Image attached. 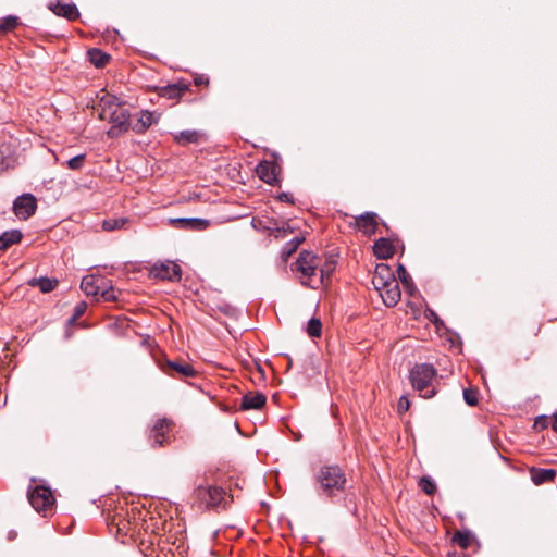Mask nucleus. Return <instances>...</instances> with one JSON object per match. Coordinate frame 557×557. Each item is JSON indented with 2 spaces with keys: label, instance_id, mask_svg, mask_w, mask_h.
<instances>
[{
  "label": "nucleus",
  "instance_id": "obj_24",
  "mask_svg": "<svg viewBox=\"0 0 557 557\" xmlns=\"http://www.w3.org/2000/svg\"><path fill=\"white\" fill-rule=\"evenodd\" d=\"M100 280L95 276H84L81 282V288L87 296L99 295L101 286L98 284Z\"/></svg>",
  "mask_w": 557,
  "mask_h": 557
},
{
  "label": "nucleus",
  "instance_id": "obj_15",
  "mask_svg": "<svg viewBox=\"0 0 557 557\" xmlns=\"http://www.w3.org/2000/svg\"><path fill=\"white\" fill-rule=\"evenodd\" d=\"M49 9L55 15L65 17L69 21H75L79 17L78 9L74 3H63L61 1H57L55 3H50Z\"/></svg>",
  "mask_w": 557,
  "mask_h": 557
},
{
  "label": "nucleus",
  "instance_id": "obj_36",
  "mask_svg": "<svg viewBox=\"0 0 557 557\" xmlns=\"http://www.w3.org/2000/svg\"><path fill=\"white\" fill-rule=\"evenodd\" d=\"M186 89V85H169L164 88L163 96L169 98L180 97Z\"/></svg>",
  "mask_w": 557,
  "mask_h": 557
},
{
  "label": "nucleus",
  "instance_id": "obj_47",
  "mask_svg": "<svg viewBox=\"0 0 557 557\" xmlns=\"http://www.w3.org/2000/svg\"><path fill=\"white\" fill-rule=\"evenodd\" d=\"M550 425L552 429L557 433V412L553 414Z\"/></svg>",
  "mask_w": 557,
  "mask_h": 557
},
{
  "label": "nucleus",
  "instance_id": "obj_44",
  "mask_svg": "<svg viewBox=\"0 0 557 557\" xmlns=\"http://www.w3.org/2000/svg\"><path fill=\"white\" fill-rule=\"evenodd\" d=\"M548 423H550V421H548V418L546 416H542L535 420L534 426L545 429L547 428Z\"/></svg>",
  "mask_w": 557,
  "mask_h": 557
},
{
  "label": "nucleus",
  "instance_id": "obj_16",
  "mask_svg": "<svg viewBox=\"0 0 557 557\" xmlns=\"http://www.w3.org/2000/svg\"><path fill=\"white\" fill-rule=\"evenodd\" d=\"M382 300L386 307H394L400 300V288L397 281L387 284V287L380 292Z\"/></svg>",
  "mask_w": 557,
  "mask_h": 557
},
{
  "label": "nucleus",
  "instance_id": "obj_29",
  "mask_svg": "<svg viewBox=\"0 0 557 557\" xmlns=\"http://www.w3.org/2000/svg\"><path fill=\"white\" fill-rule=\"evenodd\" d=\"M271 224H273V230L271 234H273L275 238H283L287 234H292L294 232V228L287 222L278 224L277 222L273 221L271 222Z\"/></svg>",
  "mask_w": 557,
  "mask_h": 557
},
{
  "label": "nucleus",
  "instance_id": "obj_9",
  "mask_svg": "<svg viewBox=\"0 0 557 557\" xmlns=\"http://www.w3.org/2000/svg\"><path fill=\"white\" fill-rule=\"evenodd\" d=\"M37 209V199L32 194H23L13 202V211L21 220L29 219Z\"/></svg>",
  "mask_w": 557,
  "mask_h": 557
},
{
  "label": "nucleus",
  "instance_id": "obj_6",
  "mask_svg": "<svg viewBox=\"0 0 557 557\" xmlns=\"http://www.w3.org/2000/svg\"><path fill=\"white\" fill-rule=\"evenodd\" d=\"M161 369L173 379L184 380L198 375V371L190 363L183 360H165Z\"/></svg>",
  "mask_w": 557,
  "mask_h": 557
},
{
  "label": "nucleus",
  "instance_id": "obj_43",
  "mask_svg": "<svg viewBox=\"0 0 557 557\" xmlns=\"http://www.w3.org/2000/svg\"><path fill=\"white\" fill-rule=\"evenodd\" d=\"M397 273L401 282L406 283L408 281L409 274L407 273L406 268L403 264H398Z\"/></svg>",
  "mask_w": 557,
  "mask_h": 557
},
{
  "label": "nucleus",
  "instance_id": "obj_19",
  "mask_svg": "<svg viewBox=\"0 0 557 557\" xmlns=\"http://www.w3.org/2000/svg\"><path fill=\"white\" fill-rule=\"evenodd\" d=\"M394 251V246L391 243V240L384 237H381L377 240H375L373 245L374 255L382 260H386L393 257Z\"/></svg>",
  "mask_w": 557,
  "mask_h": 557
},
{
  "label": "nucleus",
  "instance_id": "obj_41",
  "mask_svg": "<svg viewBox=\"0 0 557 557\" xmlns=\"http://www.w3.org/2000/svg\"><path fill=\"white\" fill-rule=\"evenodd\" d=\"M463 399L469 406H475L479 401L478 392L471 388L463 389Z\"/></svg>",
  "mask_w": 557,
  "mask_h": 557
},
{
  "label": "nucleus",
  "instance_id": "obj_42",
  "mask_svg": "<svg viewBox=\"0 0 557 557\" xmlns=\"http://www.w3.org/2000/svg\"><path fill=\"white\" fill-rule=\"evenodd\" d=\"M372 284L374 286V288L379 292H382L384 288L387 287V284H389V281L388 280H384L382 277H379V276H374L372 277Z\"/></svg>",
  "mask_w": 557,
  "mask_h": 557
},
{
  "label": "nucleus",
  "instance_id": "obj_20",
  "mask_svg": "<svg viewBox=\"0 0 557 557\" xmlns=\"http://www.w3.org/2000/svg\"><path fill=\"white\" fill-rule=\"evenodd\" d=\"M531 480L535 485L553 482L556 476L555 469L531 468Z\"/></svg>",
  "mask_w": 557,
  "mask_h": 557
},
{
  "label": "nucleus",
  "instance_id": "obj_7",
  "mask_svg": "<svg viewBox=\"0 0 557 557\" xmlns=\"http://www.w3.org/2000/svg\"><path fill=\"white\" fill-rule=\"evenodd\" d=\"M173 422L166 418H158L149 431L151 446L162 447L169 443V433L172 430Z\"/></svg>",
  "mask_w": 557,
  "mask_h": 557
},
{
  "label": "nucleus",
  "instance_id": "obj_40",
  "mask_svg": "<svg viewBox=\"0 0 557 557\" xmlns=\"http://www.w3.org/2000/svg\"><path fill=\"white\" fill-rule=\"evenodd\" d=\"M86 310L87 304L85 301H79L74 308L73 315L71 319H69V324L75 323V321L79 319L86 312Z\"/></svg>",
  "mask_w": 557,
  "mask_h": 557
},
{
  "label": "nucleus",
  "instance_id": "obj_11",
  "mask_svg": "<svg viewBox=\"0 0 557 557\" xmlns=\"http://www.w3.org/2000/svg\"><path fill=\"white\" fill-rule=\"evenodd\" d=\"M256 172L262 182L272 186H276L280 184V166L273 161H261L257 165Z\"/></svg>",
  "mask_w": 557,
  "mask_h": 557
},
{
  "label": "nucleus",
  "instance_id": "obj_39",
  "mask_svg": "<svg viewBox=\"0 0 557 557\" xmlns=\"http://www.w3.org/2000/svg\"><path fill=\"white\" fill-rule=\"evenodd\" d=\"M271 222H273V221L272 220L263 221L261 219L253 218L252 221H251V225L257 231L267 230V231H269L271 233L272 230H273V226H272L273 224H271Z\"/></svg>",
  "mask_w": 557,
  "mask_h": 557
},
{
  "label": "nucleus",
  "instance_id": "obj_46",
  "mask_svg": "<svg viewBox=\"0 0 557 557\" xmlns=\"http://www.w3.org/2000/svg\"><path fill=\"white\" fill-rule=\"evenodd\" d=\"M277 199L282 202H287V203H294V197L292 194L289 193H281L278 196H277Z\"/></svg>",
  "mask_w": 557,
  "mask_h": 557
},
{
  "label": "nucleus",
  "instance_id": "obj_10",
  "mask_svg": "<svg viewBox=\"0 0 557 557\" xmlns=\"http://www.w3.org/2000/svg\"><path fill=\"white\" fill-rule=\"evenodd\" d=\"M150 273L154 278L175 282L181 280L182 270L178 264L168 261L165 263L154 264Z\"/></svg>",
  "mask_w": 557,
  "mask_h": 557
},
{
  "label": "nucleus",
  "instance_id": "obj_1",
  "mask_svg": "<svg viewBox=\"0 0 557 557\" xmlns=\"http://www.w3.org/2000/svg\"><path fill=\"white\" fill-rule=\"evenodd\" d=\"M318 491L332 497L345 491L347 479L345 472L337 465L322 466L315 473Z\"/></svg>",
  "mask_w": 557,
  "mask_h": 557
},
{
  "label": "nucleus",
  "instance_id": "obj_4",
  "mask_svg": "<svg viewBox=\"0 0 557 557\" xmlns=\"http://www.w3.org/2000/svg\"><path fill=\"white\" fill-rule=\"evenodd\" d=\"M436 373V369L430 363L416 364L409 376L412 387L424 398L433 397L436 394L433 387Z\"/></svg>",
  "mask_w": 557,
  "mask_h": 557
},
{
  "label": "nucleus",
  "instance_id": "obj_18",
  "mask_svg": "<svg viewBox=\"0 0 557 557\" xmlns=\"http://www.w3.org/2000/svg\"><path fill=\"white\" fill-rule=\"evenodd\" d=\"M356 224L364 234H374L377 226L376 214L373 212H366L357 218Z\"/></svg>",
  "mask_w": 557,
  "mask_h": 557
},
{
  "label": "nucleus",
  "instance_id": "obj_37",
  "mask_svg": "<svg viewBox=\"0 0 557 557\" xmlns=\"http://www.w3.org/2000/svg\"><path fill=\"white\" fill-rule=\"evenodd\" d=\"M104 301H116L121 292H116L112 286L103 287L99 293Z\"/></svg>",
  "mask_w": 557,
  "mask_h": 557
},
{
  "label": "nucleus",
  "instance_id": "obj_49",
  "mask_svg": "<svg viewBox=\"0 0 557 557\" xmlns=\"http://www.w3.org/2000/svg\"><path fill=\"white\" fill-rule=\"evenodd\" d=\"M205 83H206V84H208V79H206V78H203V77H197V78L195 79V84H196V85H202V84H205Z\"/></svg>",
  "mask_w": 557,
  "mask_h": 557
},
{
  "label": "nucleus",
  "instance_id": "obj_3",
  "mask_svg": "<svg viewBox=\"0 0 557 557\" xmlns=\"http://www.w3.org/2000/svg\"><path fill=\"white\" fill-rule=\"evenodd\" d=\"M195 499L200 507L205 509L225 510L233 502L232 495L227 494L222 487L208 485L195 488Z\"/></svg>",
  "mask_w": 557,
  "mask_h": 557
},
{
  "label": "nucleus",
  "instance_id": "obj_23",
  "mask_svg": "<svg viewBox=\"0 0 557 557\" xmlns=\"http://www.w3.org/2000/svg\"><path fill=\"white\" fill-rule=\"evenodd\" d=\"M29 285L38 287L42 293H50L58 286V280L49 277H35L29 281Z\"/></svg>",
  "mask_w": 557,
  "mask_h": 557
},
{
  "label": "nucleus",
  "instance_id": "obj_45",
  "mask_svg": "<svg viewBox=\"0 0 557 557\" xmlns=\"http://www.w3.org/2000/svg\"><path fill=\"white\" fill-rule=\"evenodd\" d=\"M409 399L405 396H401L398 401V410L399 411H407L409 409Z\"/></svg>",
  "mask_w": 557,
  "mask_h": 557
},
{
  "label": "nucleus",
  "instance_id": "obj_14",
  "mask_svg": "<svg viewBox=\"0 0 557 557\" xmlns=\"http://www.w3.org/2000/svg\"><path fill=\"white\" fill-rule=\"evenodd\" d=\"M125 104L126 101L124 99L110 92H106L98 100V110H100L99 117L101 120H106L108 110H111L112 108H122Z\"/></svg>",
  "mask_w": 557,
  "mask_h": 557
},
{
  "label": "nucleus",
  "instance_id": "obj_48",
  "mask_svg": "<svg viewBox=\"0 0 557 557\" xmlns=\"http://www.w3.org/2000/svg\"><path fill=\"white\" fill-rule=\"evenodd\" d=\"M430 320L432 322H434L435 324H437V322H440V319H438V317L436 315V313L434 311L430 312Z\"/></svg>",
  "mask_w": 557,
  "mask_h": 557
},
{
  "label": "nucleus",
  "instance_id": "obj_31",
  "mask_svg": "<svg viewBox=\"0 0 557 557\" xmlns=\"http://www.w3.org/2000/svg\"><path fill=\"white\" fill-rule=\"evenodd\" d=\"M334 270V261H325L323 264L320 263V268L318 270V277L321 278V285L324 284L325 280L330 278Z\"/></svg>",
  "mask_w": 557,
  "mask_h": 557
},
{
  "label": "nucleus",
  "instance_id": "obj_25",
  "mask_svg": "<svg viewBox=\"0 0 557 557\" xmlns=\"http://www.w3.org/2000/svg\"><path fill=\"white\" fill-rule=\"evenodd\" d=\"M201 134L198 131L186 129L174 136V140L180 145L198 143Z\"/></svg>",
  "mask_w": 557,
  "mask_h": 557
},
{
  "label": "nucleus",
  "instance_id": "obj_26",
  "mask_svg": "<svg viewBox=\"0 0 557 557\" xmlns=\"http://www.w3.org/2000/svg\"><path fill=\"white\" fill-rule=\"evenodd\" d=\"M305 240L304 236H296L289 242H287L281 250V257L285 261L289 258L299 247V245Z\"/></svg>",
  "mask_w": 557,
  "mask_h": 557
},
{
  "label": "nucleus",
  "instance_id": "obj_2",
  "mask_svg": "<svg viewBox=\"0 0 557 557\" xmlns=\"http://www.w3.org/2000/svg\"><path fill=\"white\" fill-rule=\"evenodd\" d=\"M321 258L315 253L304 250L299 253L296 262L293 264V271L300 274L299 280L304 286L318 288L321 285V278L318 277Z\"/></svg>",
  "mask_w": 557,
  "mask_h": 557
},
{
  "label": "nucleus",
  "instance_id": "obj_50",
  "mask_svg": "<svg viewBox=\"0 0 557 557\" xmlns=\"http://www.w3.org/2000/svg\"><path fill=\"white\" fill-rule=\"evenodd\" d=\"M16 536H17V533H16V531H13V530L10 531L9 534H8V537L11 541L14 540Z\"/></svg>",
  "mask_w": 557,
  "mask_h": 557
},
{
  "label": "nucleus",
  "instance_id": "obj_12",
  "mask_svg": "<svg viewBox=\"0 0 557 557\" xmlns=\"http://www.w3.org/2000/svg\"><path fill=\"white\" fill-rule=\"evenodd\" d=\"M160 116V113L156 111L141 110L136 122L131 125V128L135 134L141 135L146 133L150 126L158 124Z\"/></svg>",
  "mask_w": 557,
  "mask_h": 557
},
{
  "label": "nucleus",
  "instance_id": "obj_33",
  "mask_svg": "<svg viewBox=\"0 0 557 557\" xmlns=\"http://www.w3.org/2000/svg\"><path fill=\"white\" fill-rule=\"evenodd\" d=\"M307 333L311 337H320L322 333V323L320 319L311 318L308 322Z\"/></svg>",
  "mask_w": 557,
  "mask_h": 557
},
{
  "label": "nucleus",
  "instance_id": "obj_8",
  "mask_svg": "<svg viewBox=\"0 0 557 557\" xmlns=\"http://www.w3.org/2000/svg\"><path fill=\"white\" fill-rule=\"evenodd\" d=\"M131 113L128 110L123 109L122 111L110 112L108 122L111 127L108 129L107 135L110 138H116L121 134L126 133L131 128Z\"/></svg>",
  "mask_w": 557,
  "mask_h": 557
},
{
  "label": "nucleus",
  "instance_id": "obj_27",
  "mask_svg": "<svg viewBox=\"0 0 557 557\" xmlns=\"http://www.w3.org/2000/svg\"><path fill=\"white\" fill-rule=\"evenodd\" d=\"M128 222H129V220L127 218H123V216L110 218V219L103 220L102 228L107 232L122 230L127 225Z\"/></svg>",
  "mask_w": 557,
  "mask_h": 557
},
{
  "label": "nucleus",
  "instance_id": "obj_35",
  "mask_svg": "<svg viewBox=\"0 0 557 557\" xmlns=\"http://www.w3.org/2000/svg\"><path fill=\"white\" fill-rule=\"evenodd\" d=\"M18 25V18L13 15H9L0 21V33H5L14 29Z\"/></svg>",
  "mask_w": 557,
  "mask_h": 557
},
{
  "label": "nucleus",
  "instance_id": "obj_51",
  "mask_svg": "<svg viewBox=\"0 0 557 557\" xmlns=\"http://www.w3.org/2000/svg\"><path fill=\"white\" fill-rule=\"evenodd\" d=\"M122 110H123L122 108H112L111 110H108L107 117L110 116V112L122 111Z\"/></svg>",
  "mask_w": 557,
  "mask_h": 557
},
{
  "label": "nucleus",
  "instance_id": "obj_13",
  "mask_svg": "<svg viewBox=\"0 0 557 557\" xmlns=\"http://www.w3.org/2000/svg\"><path fill=\"white\" fill-rule=\"evenodd\" d=\"M170 224L181 230L203 231L209 227L210 221L200 218H177L170 219Z\"/></svg>",
  "mask_w": 557,
  "mask_h": 557
},
{
  "label": "nucleus",
  "instance_id": "obj_34",
  "mask_svg": "<svg viewBox=\"0 0 557 557\" xmlns=\"http://www.w3.org/2000/svg\"><path fill=\"white\" fill-rule=\"evenodd\" d=\"M419 487L428 495H433L436 492V483L430 476H422L419 481Z\"/></svg>",
  "mask_w": 557,
  "mask_h": 557
},
{
  "label": "nucleus",
  "instance_id": "obj_21",
  "mask_svg": "<svg viewBox=\"0 0 557 557\" xmlns=\"http://www.w3.org/2000/svg\"><path fill=\"white\" fill-rule=\"evenodd\" d=\"M87 55L89 62L98 69L106 66L111 59L110 54L103 52L101 49L98 48L89 49Z\"/></svg>",
  "mask_w": 557,
  "mask_h": 557
},
{
  "label": "nucleus",
  "instance_id": "obj_17",
  "mask_svg": "<svg viewBox=\"0 0 557 557\" xmlns=\"http://www.w3.org/2000/svg\"><path fill=\"white\" fill-rule=\"evenodd\" d=\"M265 396L262 393H247L242 398L240 409H261L265 405Z\"/></svg>",
  "mask_w": 557,
  "mask_h": 557
},
{
  "label": "nucleus",
  "instance_id": "obj_30",
  "mask_svg": "<svg viewBox=\"0 0 557 557\" xmlns=\"http://www.w3.org/2000/svg\"><path fill=\"white\" fill-rule=\"evenodd\" d=\"M10 154V146L1 145L0 146V168L1 170L9 169L13 166L14 159L9 156Z\"/></svg>",
  "mask_w": 557,
  "mask_h": 557
},
{
  "label": "nucleus",
  "instance_id": "obj_38",
  "mask_svg": "<svg viewBox=\"0 0 557 557\" xmlns=\"http://www.w3.org/2000/svg\"><path fill=\"white\" fill-rule=\"evenodd\" d=\"M86 159L85 153L77 154L70 160L66 161V165L71 170H81L84 166V162Z\"/></svg>",
  "mask_w": 557,
  "mask_h": 557
},
{
  "label": "nucleus",
  "instance_id": "obj_22",
  "mask_svg": "<svg viewBox=\"0 0 557 557\" xmlns=\"http://www.w3.org/2000/svg\"><path fill=\"white\" fill-rule=\"evenodd\" d=\"M23 234L18 230L5 231L0 235V250H7L14 244L21 242Z\"/></svg>",
  "mask_w": 557,
  "mask_h": 557
},
{
  "label": "nucleus",
  "instance_id": "obj_32",
  "mask_svg": "<svg viewBox=\"0 0 557 557\" xmlns=\"http://www.w3.org/2000/svg\"><path fill=\"white\" fill-rule=\"evenodd\" d=\"M374 276L382 277L384 280H388L389 283L396 281L391 268L384 263L377 264L375 267Z\"/></svg>",
  "mask_w": 557,
  "mask_h": 557
},
{
  "label": "nucleus",
  "instance_id": "obj_28",
  "mask_svg": "<svg viewBox=\"0 0 557 557\" xmlns=\"http://www.w3.org/2000/svg\"><path fill=\"white\" fill-rule=\"evenodd\" d=\"M472 541V534L470 531H457L453 536V542L466 549L470 546Z\"/></svg>",
  "mask_w": 557,
  "mask_h": 557
},
{
  "label": "nucleus",
  "instance_id": "obj_5",
  "mask_svg": "<svg viewBox=\"0 0 557 557\" xmlns=\"http://www.w3.org/2000/svg\"><path fill=\"white\" fill-rule=\"evenodd\" d=\"M27 497L32 507L42 516L52 510L55 503L51 488L44 485H36L29 488Z\"/></svg>",
  "mask_w": 557,
  "mask_h": 557
}]
</instances>
